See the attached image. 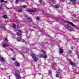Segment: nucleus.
Segmentation results:
<instances>
[{"mask_svg": "<svg viewBox=\"0 0 79 79\" xmlns=\"http://www.w3.org/2000/svg\"><path fill=\"white\" fill-rule=\"evenodd\" d=\"M39 2H40V3H42V1L41 0H40L39 1Z\"/></svg>", "mask_w": 79, "mask_h": 79, "instance_id": "cd10ccee", "label": "nucleus"}, {"mask_svg": "<svg viewBox=\"0 0 79 79\" xmlns=\"http://www.w3.org/2000/svg\"><path fill=\"white\" fill-rule=\"evenodd\" d=\"M68 23H69L70 24H71V25L73 26H74V27H75L76 26L74 25V24L71 22H68Z\"/></svg>", "mask_w": 79, "mask_h": 79, "instance_id": "6e6552de", "label": "nucleus"}, {"mask_svg": "<svg viewBox=\"0 0 79 79\" xmlns=\"http://www.w3.org/2000/svg\"><path fill=\"white\" fill-rule=\"evenodd\" d=\"M3 18H4V19H6V18H7V16L6 15H4L3 16Z\"/></svg>", "mask_w": 79, "mask_h": 79, "instance_id": "2eb2a0df", "label": "nucleus"}, {"mask_svg": "<svg viewBox=\"0 0 79 79\" xmlns=\"http://www.w3.org/2000/svg\"><path fill=\"white\" fill-rule=\"evenodd\" d=\"M36 11V10H35L29 9L27 10V11L28 12H35Z\"/></svg>", "mask_w": 79, "mask_h": 79, "instance_id": "423d86ee", "label": "nucleus"}, {"mask_svg": "<svg viewBox=\"0 0 79 79\" xmlns=\"http://www.w3.org/2000/svg\"><path fill=\"white\" fill-rule=\"evenodd\" d=\"M1 27L2 29H3L4 28V27L3 25H1Z\"/></svg>", "mask_w": 79, "mask_h": 79, "instance_id": "a211bd4d", "label": "nucleus"}, {"mask_svg": "<svg viewBox=\"0 0 79 79\" xmlns=\"http://www.w3.org/2000/svg\"><path fill=\"white\" fill-rule=\"evenodd\" d=\"M7 2H8L7 1H6L5 2V3H7Z\"/></svg>", "mask_w": 79, "mask_h": 79, "instance_id": "2f4dec72", "label": "nucleus"}, {"mask_svg": "<svg viewBox=\"0 0 79 79\" xmlns=\"http://www.w3.org/2000/svg\"><path fill=\"white\" fill-rule=\"evenodd\" d=\"M10 50L11 51H13V50L12 49H10Z\"/></svg>", "mask_w": 79, "mask_h": 79, "instance_id": "72a5a7b5", "label": "nucleus"}, {"mask_svg": "<svg viewBox=\"0 0 79 79\" xmlns=\"http://www.w3.org/2000/svg\"><path fill=\"white\" fill-rule=\"evenodd\" d=\"M7 47H9V46H7Z\"/></svg>", "mask_w": 79, "mask_h": 79, "instance_id": "4c0bfd02", "label": "nucleus"}, {"mask_svg": "<svg viewBox=\"0 0 79 79\" xmlns=\"http://www.w3.org/2000/svg\"><path fill=\"white\" fill-rule=\"evenodd\" d=\"M36 19L37 20H39V17H36Z\"/></svg>", "mask_w": 79, "mask_h": 79, "instance_id": "b1692460", "label": "nucleus"}, {"mask_svg": "<svg viewBox=\"0 0 79 79\" xmlns=\"http://www.w3.org/2000/svg\"><path fill=\"white\" fill-rule=\"evenodd\" d=\"M2 45L4 47H6V44H3Z\"/></svg>", "mask_w": 79, "mask_h": 79, "instance_id": "6ab92c4d", "label": "nucleus"}, {"mask_svg": "<svg viewBox=\"0 0 79 79\" xmlns=\"http://www.w3.org/2000/svg\"><path fill=\"white\" fill-rule=\"evenodd\" d=\"M78 58L79 59V56L78 57Z\"/></svg>", "mask_w": 79, "mask_h": 79, "instance_id": "58836bf2", "label": "nucleus"}, {"mask_svg": "<svg viewBox=\"0 0 79 79\" xmlns=\"http://www.w3.org/2000/svg\"><path fill=\"white\" fill-rule=\"evenodd\" d=\"M0 60L4 62L5 61V60L4 59V58L2 57H0Z\"/></svg>", "mask_w": 79, "mask_h": 79, "instance_id": "9d476101", "label": "nucleus"}, {"mask_svg": "<svg viewBox=\"0 0 79 79\" xmlns=\"http://www.w3.org/2000/svg\"><path fill=\"white\" fill-rule=\"evenodd\" d=\"M13 29H14V30H15V29H16V24L14 23L13 24Z\"/></svg>", "mask_w": 79, "mask_h": 79, "instance_id": "1a4fd4ad", "label": "nucleus"}, {"mask_svg": "<svg viewBox=\"0 0 79 79\" xmlns=\"http://www.w3.org/2000/svg\"><path fill=\"white\" fill-rule=\"evenodd\" d=\"M22 34V30H19V32L17 33V35L19 36V35L20 34Z\"/></svg>", "mask_w": 79, "mask_h": 79, "instance_id": "0eeeda50", "label": "nucleus"}, {"mask_svg": "<svg viewBox=\"0 0 79 79\" xmlns=\"http://www.w3.org/2000/svg\"><path fill=\"white\" fill-rule=\"evenodd\" d=\"M5 40H6H6H7V39H5Z\"/></svg>", "mask_w": 79, "mask_h": 79, "instance_id": "f704fd0d", "label": "nucleus"}, {"mask_svg": "<svg viewBox=\"0 0 79 79\" xmlns=\"http://www.w3.org/2000/svg\"><path fill=\"white\" fill-rule=\"evenodd\" d=\"M23 10H18L19 12H22Z\"/></svg>", "mask_w": 79, "mask_h": 79, "instance_id": "4be33fe9", "label": "nucleus"}, {"mask_svg": "<svg viewBox=\"0 0 79 79\" xmlns=\"http://www.w3.org/2000/svg\"><path fill=\"white\" fill-rule=\"evenodd\" d=\"M11 59L12 60H13V61H15V58H12Z\"/></svg>", "mask_w": 79, "mask_h": 79, "instance_id": "393cba45", "label": "nucleus"}, {"mask_svg": "<svg viewBox=\"0 0 79 79\" xmlns=\"http://www.w3.org/2000/svg\"><path fill=\"white\" fill-rule=\"evenodd\" d=\"M65 26H66V28L67 29L70 30L72 29V28L71 27L69 26L68 24H65Z\"/></svg>", "mask_w": 79, "mask_h": 79, "instance_id": "39448f33", "label": "nucleus"}, {"mask_svg": "<svg viewBox=\"0 0 79 79\" xmlns=\"http://www.w3.org/2000/svg\"><path fill=\"white\" fill-rule=\"evenodd\" d=\"M71 2H72L73 3H76V0H70Z\"/></svg>", "mask_w": 79, "mask_h": 79, "instance_id": "ddd939ff", "label": "nucleus"}, {"mask_svg": "<svg viewBox=\"0 0 79 79\" xmlns=\"http://www.w3.org/2000/svg\"><path fill=\"white\" fill-rule=\"evenodd\" d=\"M4 0H1V2H3Z\"/></svg>", "mask_w": 79, "mask_h": 79, "instance_id": "c85d7f7f", "label": "nucleus"}, {"mask_svg": "<svg viewBox=\"0 0 79 79\" xmlns=\"http://www.w3.org/2000/svg\"><path fill=\"white\" fill-rule=\"evenodd\" d=\"M56 77H59V74H56Z\"/></svg>", "mask_w": 79, "mask_h": 79, "instance_id": "aec40b11", "label": "nucleus"}, {"mask_svg": "<svg viewBox=\"0 0 79 79\" xmlns=\"http://www.w3.org/2000/svg\"><path fill=\"white\" fill-rule=\"evenodd\" d=\"M72 52V51H71V50L69 51V53H71Z\"/></svg>", "mask_w": 79, "mask_h": 79, "instance_id": "5701e85b", "label": "nucleus"}, {"mask_svg": "<svg viewBox=\"0 0 79 79\" xmlns=\"http://www.w3.org/2000/svg\"><path fill=\"white\" fill-rule=\"evenodd\" d=\"M31 56L33 58V60L35 61H37L38 60V58L35 57V55L33 54L31 55Z\"/></svg>", "mask_w": 79, "mask_h": 79, "instance_id": "7ed1b4c3", "label": "nucleus"}, {"mask_svg": "<svg viewBox=\"0 0 79 79\" xmlns=\"http://www.w3.org/2000/svg\"><path fill=\"white\" fill-rule=\"evenodd\" d=\"M19 1V0H16V2H15L16 3H17V2H18Z\"/></svg>", "mask_w": 79, "mask_h": 79, "instance_id": "7c9ffc66", "label": "nucleus"}, {"mask_svg": "<svg viewBox=\"0 0 79 79\" xmlns=\"http://www.w3.org/2000/svg\"><path fill=\"white\" fill-rule=\"evenodd\" d=\"M22 8H26V6L25 5H23L22 6Z\"/></svg>", "mask_w": 79, "mask_h": 79, "instance_id": "412c9836", "label": "nucleus"}, {"mask_svg": "<svg viewBox=\"0 0 79 79\" xmlns=\"http://www.w3.org/2000/svg\"><path fill=\"white\" fill-rule=\"evenodd\" d=\"M59 5H55V7L56 8H59Z\"/></svg>", "mask_w": 79, "mask_h": 79, "instance_id": "4468645a", "label": "nucleus"}, {"mask_svg": "<svg viewBox=\"0 0 79 79\" xmlns=\"http://www.w3.org/2000/svg\"><path fill=\"white\" fill-rule=\"evenodd\" d=\"M70 64H71V65L72 66H75V65H76L74 63H73L72 62H70Z\"/></svg>", "mask_w": 79, "mask_h": 79, "instance_id": "f8f14e48", "label": "nucleus"}, {"mask_svg": "<svg viewBox=\"0 0 79 79\" xmlns=\"http://www.w3.org/2000/svg\"><path fill=\"white\" fill-rule=\"evenodd\" d=\"M20 40H21V38L17 37V40H18V41H20Z\"/></svg>", "mask_w": 79, "mask_h": 79, "instance_id": "dca6fc26", "label": "nucleus"}, {"mask_svg": "<svg viewBox=\"0 0 79 79\" xmlns=\"http://www.w3.org/2000/svg\"><path fill=\"white\" fill-rule=\"evenodd\" d=\"M41 52L44 53V54H41L40 56V58H41L43 56V58H47V56H46V53H45V52L44 51H43V50H41Z\"/></svg>", "mask_w": 79, "mask_h": 79, "instance_id": "f03ea898", "label": "nucleus"}, {"mask_svg": "<svg viewBox=\"0 0 79 79\" xmlns=\"http://www.w3.org/2000/svg\"><path fill=\"white\" fill-rule=\"evenodd\" d=\"M42 44H44L43 43H42Z\"/></svg>", "mask_w": 79, "mask_h": 79, "instance_id": "e433bc0d", "label": "nucleus"}, {"mask_svg": "<svg viewBox=\"0 0 79 79\" xmlns=\"http://www.w3.org/2000/svg\"><path fill=\"white\" fill-rule=\"evenodd\" d=\"M54 3H56V1H54L53 2Z\"/></svg>", "mask_w": 79, "mask_h": 79, "instance_id": "473e14b6", "label": "nucleus"}, {"mask_svg": "<svg viewBox=\"0 0 79 79\" xmlns=\"http://www.w3.org/2000/svg\"><path fill=\"white\" fill-rule=\"evenodd\" d=\"M71 49H72V50H73V48H71Z\"/></svg>", "mask_w": 79, "mask_h": 79, "instance_id": "c9c22d12", "label": "nucleus"}, {"mask_svg": "<svg viewBox=\"0 0 79 79\" xmlns=\"http://www.w3.org/2000/svg\"><path fill=\"white\" fill-rule=\"evenodd\" d=\"M56 73H57L58 74H60V72L57 71L56 72Z\"/></svg>", "mask_w": 79, "mask_h": 79, "instance_id": "bb28decb", "label": "nucleus"}, {"mask_svg": "<svg viewBox=\"0 0 79 79\" xmlns=\"http://www.w3.org/2000/svg\"><path fill=\"white\" fill-rule=\"evenodd\" d=\"M25 18L27 19V21L29 23H31V22H32V19L30 17H28V16H25Z\"/></svg>", "mask_w": 79, "mask_h": 79, "instance_id": "20e7f679", "label": "nucleus"}, {"mask_svg": "<svg viewBox=\"0 0 79 79\" xmlns=\"http://www.w3.org/2000/svg\"><path fill=\"white\" fill-rule=\"evenodd\" d=\"M53 65H56V64L55 63H53Z\"/></svg>", "mask_w": 79, "mask_h": 79, "instance_id": "c756f323", "label": "nucleus"}, {"mask_svg": "<svg viewBox=\"0 0 79 79\" xmlns=\"http://www.w3.org/2000/svg\"><path fill=\"white\" fill-rule=\"evenodd\" d=\"M15 64L18 67H19V66H20L19 64L17 62H15Z\"/></svg>", "mask_w": 79, "mask_h": 79, "instance_id": "9b49d317", "label": "nucleus"}, {"mask_svg": "<svg viewBox=\"0 0 79 79\" xmlns=\"http://www.w3.org/2000/svg\"><path fill=\"white\" fill-rule=\"evenodd\" d=\"M0 9L2 10H3V9H2V7L0 6Z\"/></svg>", "mask_w": 79, "mask_h": 79, "instance_id": "a878e982", "label": "nucleus"}, {"mask_svg": "<svg viewBox=\"0 0 79 79\" xmlns=\"http://www.w3.org/2000/svg\"><path fill=\"white\" fill-rule=\"evenodd\" d=\"M63 52V50L61 49H60V53H62Z\"/></svg>", "mask_w": 79, "mask_h": 79, "instance_id": "f3484780", "label": "nucleus"}, {"mask_svg": "<svg viewBox=\"0 0 79 79\" xmlns=\"http://www.w3.org/2000/svg\"><path fill=\"white\" fill-rule=\"evenodd\" d=\"M18 73L17 72H15V75L17 79H20L21 77L19 75V71H18Z\"/></svg>", "mask_w": 79, "mask_h": 79, "instance_id": "f257e3e1", "label": "nucleus"}]
</instances>
